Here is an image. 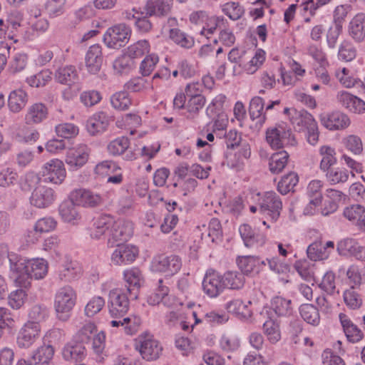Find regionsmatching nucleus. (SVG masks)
<instances>
[{
  "label": "nucleus",
  "mask_w": 365,
  "mask_h": 365,
  "mask_svg": "<svg viewBox=\"0 0 365 365\" xmlns=\"http://www.w3.org/2000/svg\"><path fill=\"white\" fill-rule=\"evenodd\" d=\"M54 252L55 256H52L50 263L58 279L68 282L79 279L83 274L80 264L68 256H63L59 252L54 250Z\"/></svg>",
  "instance_id": "f257e3e1"
},
{
  "label": "nucleus",
  "mask_w": 365,
  "mask_h": 365,
  "mask_svg": "<svg viewBox=\"0 0 365 365\" xmlns=\"http://www.w3.org/2000/svg\"><path fill=\"white\" fill-rule=\"evenodd\" d=\"M290 122L298 132H305L308 143L312 145L319 140L317 123L313 115L307 110H293L291 113Z\"/></svg>",
  "instance_id": "f03ea898"
},
{
  "label": "nucleus",
  "mask_w": 365,
  "mask_h": 365,
  "mask_svg": "<svg viewBox=\"0 0 365 365\" xmlns=\"http://www.w3.org/2000/svg\"><path fill=\"white\" fill-rule=\"evenodd\" d=\"M251 198L257 200L259 212L268 219L272 224L275 223L282 209L280 197L273 191L266 192L262 196L259 193H250Z\"/></svg>",
  "instance_id": "7ed1b4c3"
},
{
  "label": "nucleus",
  "mask_w": 365,
  "mask_h": 365,
  "mask_svg": "<svg viewBox=\"0 0 365 365\" xmlns=\"http://www.w3.org/2000/svg\"><path fill=\"white\" fill-rule=\"evenodd\" d=\"M76 292L71 286L65 285L57 290L54 307L59 319L66 321L70 317V312L76 303Z\"/></svg>",
  "instance_id": "20e7f679"
},
{
  "label": "nucleus",
  "mask_w": 365,
  "mask_h": 365,
  "mask_svg": "<svg viewBox=\"0 0 365 365\" xmlns=\"http://www.w3.org/2000/svg\"><path fill=\"white\" fill-rule=\"evenodd\" d=\"M9 261V277L15 284L23 288L30 286L29 260L11 252L8 254Z\"/></svg>",
  "instance_id": "39448f33"
},
{
  "label": "nucleus",
  "mask_w": 365,
  "mask_h": 365,
  "mask_svg": "<svg viewBox=\"0 0 365 365\" xmlns=\"http://www.w3.org/2000/svg\"><path fill=\"white\" fill-rule=\"evenodd\" d=\"M190 21L192 24L201 26L200 34L207 38H209L208 35L214 34L217 28L225 27L226 23L223 16H210L204 11L192 13L190 16Z\"/></svg>",
  "instance_id": "423d86ee"
},
{
  "label": "nucleus",
  "mask_w": 365,
  "mask_h": 365,
  "mask_svg": "<svg viewBox=\"0 0 365 365\" xmlns=\"http://www.w3.org/2000/svg\"><path fill=\"white\" fill-rule=\"evenodd\" d=\"M266 140L274 149H279L286 145H293L295 140L291 130L284 124H279L267 129Z\"/></svg>",
  "instance_id": "0eeeda50"
},
{
  "label": "nucleus",
  "mask_w": 365,
  "mask_h": 365,
  "mask_svg": "<svg viewBox=\"0 0 365 365\" xmlns=\"http://www.w3.org/2000/svg\"><path fill=\"white\" fill-rule=\"evenodd\" d=\"M124 289L115 288L108 294V307L110 315L113 318L123 317L128 311L130 302Z\"/></svg>",
  "instance_id": "6e6552de"
},
{
  "label": "nucleus",
  "mask_w": 365,
  "mask_h": 365,
  "mask_svg": "<svg viewBox=\"0 0 365 365\" xmlns=\"http://www.w3.org/2000/svg\"><path fill=\"white\" fill-rule=\"evenodd\" d=\"M182 262L180 258L175 255H160L155 257L150 264L153 272L163 274L165 277H172L177 274L181 269Z\"/></svg>",
  "instance_id": "1a4fd4ad"
},
{
  "label": "nucleus",
  "mask_w": 365,
  "mask_h": 365,
  "mask_svg": "<svg viewBox=\"0 0 365 365\" xmlns=\"http://www.w3.org/2000/svg\"><path fill=\"white\" fill-rule=\"evenodd\" d=\"M131 30L124 24L108 28L103 35V42L110 48L118 49L129 41Z\"/></svg>",
  "instance_id": "9d476101"
},
{
  "label": "nucleus",
  "mask_w": 365,
  "mask_h": 365,
  "mask_svg": "<svg viewBox=\"0 0 365 365\" xmlns=\"http://www.w3.org/2000/svg\"><path fill=\"white\" fill-rule=\"evenodd\" d=\"M135 348L142 357L147 361L156 360L163 351L160 343L150 334H141L138 336Z\"/></svg>",
  "instance_id": "9b49d317"
},
{
  "label": "nucleus",
  "mask_w": 365,
  "mask_h": 365,
  "mask_svg": "<svg viewBox=\"0 0 365 365\" xmlns=\"http://www.w3.org/2000/svg\"><path fill=\"white\" fill-rule=\"evenodd\" d=\"M68 199L77 206L85 208H94L103 203V197L100 194L84 188L72 190Z\"/></svg>",
  "instance_id": "f8f14e48"
},
{
  "label": "nucleus",
  "mask_w": 365,
  "mask_h": 365,
  "mask_svg": "<svg viewBox=\"0 0 365 365\" xmlns=\"http://www.w3.org/2000/svg\"><path fill=\"white\" fill-rule=\"evenodd\" d=\"M321 124L329 130H341L347 128L351 124L349 117L343 112L333 111L320 114Z\"/></svg>",
  "instance_id": "ddd939ff"
},
{
  "label": "nucleus",
  "mask_w": 365,
  "mask_h": 365,
  "mask_svg": "<svg viewBox=\"0 0 365 365\" xmlns=\"http://www.w3.org/2000/svg\"><path fill=\"white\" fill-rule=\"evenodd\" d=\"M90 153L91 149L86 144H78L68 149L66 163L70 169L78 170L87 163Z\"/></svg>",
  "instance_id": "4468645a"
},
{
  "label": "nucleus",
  "mask_w": 365,
  "mask_h": 365,
  "mask_svg": "<svg viewBox=\"0 0 365 365\" xmlns=\"http://www.w3.org/2000/svg\"><path fill=\"white\" fill-rule=\"evenodd\" d=\"M222 274L214 270H208L202 282L203 292L210 298H215L225 289Z\"/></svg>",
  "instance_id": "2eb2a0df"
},
{
  "label": "nucleus",
  "mask_w": 365,
  "mask_h": 365,
  "mask_svg": "<svg viewBox=\"0 0 365 365\" xmlns=\"http://www.w3.org/2000/svg\"><path fill=\"white\" fill-rule=\"evenodd\" d=\"M137 247L130 244H119L111 255V261L115 265H126L133 263L138 255Z\"/></svg>",
  "instance_id": "dca6fc26"
},
{
  "label": "nucleus",
  "mask_w": 365,
  "mask_h": 365,
  "mask_svg": "<svg viewBox=\"0 0 365 365\" xmlns=\"http://www.w3.org/2000/svg\"><path fill=\"white\" fill-rule=\"evenodd\" d=\"M239 232L245 247L255 248L262 247L267 240L266 235L259 231L253 230L250 225L243 224L239 227Z\"/></svg>",
  "instance_id": "f3484780"
},
{
  "label": "nucleus",
  "mask_w": 365,
  "mask_h": 365,
  "mask_svg": "<svg viewBox=\"0 0 365 365\" xmlns=\"http://www.w3.org/2000/svg\"><path fill=\"white\" fill-rule=\"evenodd\" d=\"M41 332V327L37 322H26L18 333L16 343L19 348L30 347Z\"/></svg>",
  "instance_id": "a211bd4d"
},
{
  "label": "nucleus",
  "mask_w": 365,
  "mask_h": 365,
  "mask_svg": "<svg viewBox=\"0 0 365 365\" xmlns=\"http://www.w3.org/2000/svg\"><path fill=\"white\" fill-rule=\"evenodd\" d=\"M336 101L342 107L354 113H365V101L346 91H340L337 93Z\"/></svg>",
  "instance_id": "6ab92c4d"
},
{
  "label": "nucleus",
  "mask_w": 365,
  "mask_h": 365,
  "mask_svg": "<svg viewBox=\"0 0 365 365\" xmlns=\"http://www.w3.org/2000/svg\"><path fill=\"white\" fill-rule=\"evenodd\" d=\"M343 216L358 230L365 233V207L359 204L347 206L344 209Z\"/></svg>",
  "instance_id": "aec40b11"
},
{
  "label": "nucleus",
  "mask_w": 365,
  "mask_h": 365,
  "mask_svg": "<svg viewBox=\"0 0 365 365\" xmlns=\"http://www.w3.org/2000/svg\"><path fill=\"white\" fill-rule=\"evenodd\" d=\"M63 359L73 365L82 364L87 356L83 344L77 342L67 344L62 351Z\"/></svg>",
  "instance_id": "412c9836"
},
{
  "label": "nucleus",
  "mask_w": 365,
  "mask_h": 365,
  "mask_svg": "<svg viewBox=\"0 0 365 365\" xmlns=\"http://www.w3.org/2000/svg\"><path fill=\"white\" fill-rule=\"evenodd\" d=\"M133 234V224L131 221L119 219L114 220L110 236L115 241H127Z\"/></svg>",
  "instance_id": "4be33fe9"
},
{
  "label": "nucleus",
  "mask_w": 365,
  "mask_h": 365,
  "mask_svg": "<svg viewBox=\"0 0 365 365\" xmlns=\"http://www.w3.org/2000/svg\"><path fill=\"white\" fill-rule=\"evenodd\" d=\"M339 319L347 340L353 344L358 343L364 336V332L344 313L339 314Z\"/></svg>",
  "instance_id": "5701e85b"
},
{
  "label": "nucleus",
  "mask_w": 365,
  "mask_h": 365,
  "mask_svg": "<svg viewBox=\"0 0 365 365\" xmlns=\"http://www.w3.org/2000/svg\"><path fill=\"white\" fill-rule=\"evenodd\" d=\"M123 279L126 284L125 291L137 298V292H133L138 291L143 282L141 271L137 267L127 269L123 272Z\"/></svg>",
  "instance_id": "b1692460"
},
{
  "label": "nucleus",
  "mask_w": 365,
  "mask_h": 365,
  "mask_svg": "<svg viewBox=\"0 0 365 365\" xmlns=\"http://www.w3.org/2000/svg\"><path fill=\"white\" fill-rule=\"evenodd\" d=\"M103 58L101 46L99 44L91 46L86 55L88 71L91 74H96L101 68Z\"/></svg>",
  "instance_id": "393cba45"
},
{
  "label": "nucleus",
  "mask_w": 365,
  "mask_h": 365,
  "mask_svg": "<svg viewBox=\"0 0 365 365\" xmlns=\"http://www.w3.org/2000/svg\"><path fill=\"white\" fill-rule=\"evenodd\" d=\"M109 124V117L106 113L101 111L93 114L86 123V130L91 135L103 133Z\"/></svg>",
  "instance_id": "a878e982"
},
{
  "label": "nucleus",
  "mask_w": 365,
  "mask_h": 365,
  "mask_svg": "<svg viewBox=\"0 0 365 365\" xmlns=\"http://www.w3.org/2000/svg\"><path fill=\"white\" fill-rule=\"evenodd\" d=\"M113 224H114V218L110 215L103 214L98 216L94 220L91 237L98 240L107 232L110 234Z\"/></svg>",
  "instance_id": "bb28decb"
},
{
  "label": "nucleus",
  "mask_w": 365,
  "mask_h": 365,
  "mask_svg": "<svg viewBox=\"0 0 365 365\" xmlns=\"http://www.w3.org/2000/svg\"><path fill=\"white\" fill-rule=\"evenodd\" d=\"M349 34L356 43L365 38V14L358 13L349 24Z\"/></svg>",
  "instance_id": "cd10ccee"
},
{
  "label": "nucleus",
  "mask_w": 365,
  "mask_h": 365,
  "mask_svg": "<svg viewBox=\"0 0 365 365\" xmlns=\"http://www.w3.org/2000/svg\"><path fill=\"white\" fill-rule=\"evenodd\" d=\"M173 0H148L145 6L146 15L165 16L169 14Z\"/></svg>",
  "instance_id": "c85d7f7f"
},
{
  "label": "nucleus",
  "mask_w": 365,
  "mask_h": 365,
  "mask_svg": "<svg viewBox=\"0 0 365 365\" xmlns=\"http://www.w3.org/2000/svg\"><path fill=\"white\" fill-rule=\"evenodd\" d=\"M66 169L63 163L58 159H52L47 163V180L59 185L66 178Z\"/></svg>",
  "instance_id": "c756f323"
},
{
  "label": "nucleus",
  "mask_w": 365,
  "mask_h": 365,
  "mask_svg": "<svg viewBox=\"0 0 365 365\" xmlns=\"http://www.w3.org/2000/svg\"><path fill=\"white\" fill-rule=\"evenodd\" d=\"M77 205L68 201L63 202L58 208L59 215L62 220L71 225H78L81 220V215L76 208Z\"/></svg>",
  "instance_id": "7c9ffc66"
},
{
  "label": "nucleus",
  "mask_w": 365,
  "mask_h": 365,
  "mask_svg": "<svg viewBox=\"0 0 365 365\" xmlns=\"http://www.w3.org/2000/svg\"><path fill=\"white\" fill-rule=\"evenodd\" d=\"M54 78L58 83L68 86L76 84L79 80L78 71L73 66L58 68L54 73Z\"/></svg>",
  "instance_id": "2f4dec72"
},
{
  "label": "nucleus",
  "mask_w": 365,
  "mask_h": 365,
  "mask_svg": "<svg viewBox=\"0 0 365 365\" xmlns=\"http://www.w3.org/2000/svg\"><path fill=\"white\" fill-rule=\"evenodd\" d=\"M264 99L259 96L253 97L250 103L249 113L252 120H256V124L262 126L266 120V115L264 112Z\"/></svg>",
  "instance_id": "473e14b6"
},
{
  "label": "nucleus",
  "mask_w": 365,
  "mask_h": 365,
  "mask_svg": "<svg viewBox=\"0 0 365 365\" xmlns=\"http://www.w3.org/2000/svg\"><path fill=\"white\" fill-rule=\"evenodd\" d=\"M36 180L38 185L34 190L30 197L31 204L38 208H44L46 206V186L45 180H41L38 175H32Z\"/></svg>",
  "instance_id": "72a5a7b5"
},
{
  "label": "nucleus",
  "mask_w": 365,
  "mask_h": 365,
  "mask_svg": "<svg viewBox=\"0 0 365 365\" xmlns=\"http://www.w3.org/2000/svg\"><path fill=\"white\" fill-rule=\"evenodd\" d=\"M265 59V51L261 48H258L255 51L252 58L248 62L243 63L242 68L247 74L252 75L262 67Z\"/></svg>",
  "instance_id": "f704fd0d"
},
{
  "label": "nucleus",
  "mask_w": 365,
  "mask_h": 365,
  "mask_svg": "<svg viewBox=\"0 0 365 365\" xmlns=\"http://www.w3.org/2000/svg\"><path fill=\"white\" fill-rule=\"evenodd\" d=\"M27 102V93L22 89L11 91L8 99L9 109L14 113L19 112L26 106Z\"/></svg>",
  "instance_id": "c9c22d12"
},
{
  "label": "nucleus",
  "mask_w": 365,
  "mask_h": 365,
  "mask_svg": "<svg viewBox=\"0 0 365 365\" xmlns=\"http://www.w3.org/2000/svg\"><path fill=\"white\" fill-rule=\"evenodd\" d=\"M251 304V302L248 301L245 303L240 299H235L228 302L225 304L226 309L234 314L241 317L247 318L251 317L252 312L249 309V305Z\"/></svg>",
  "instance_id": "e433bc0d"
},
{
  "label": "nucleus",
  "mask_w": 365,
  "mask_h": 365,
  "mask_svg": "<svg viewBox=\"0 0 365 365\" xmlns=\"http://www.w3.org/2000/svg\"><path fill=\"white\" fill-rule=\"evenodd\" d=\"M169 38L178 46L184 48H191L195 44L194 38L178 28L169 31Z\"/></svg>",
  "instance_id": "4c0bfd02"
},
{
  "label": "nucleus",
  "mask_w": 365,
  "mask_h": 365,
  "mask_svg": "<svg viewBox=\"0 0 365 365\" xmlns=\"http://www.w3.org/2000/svg\"><path fill=\"white\" fill-rule=\"evenodd\" d=\"M271 307L275 314L279 317H287L292 314V300L276 296L271 301Z\"/></svg>",
  "instance_id": "58836bf2"
},
{
  "label": "nucleus",
  "mask_w": 365,
  "mask_h": 365,
  "mask_svg": "<svg viewBox=\"0 0 365 365\" xmlns=\"http://www.w3.org/2000/svg\"><path fill=\"white\" fill-rule=\"evenodd\" d=\"M45 231L46 218L42 217L36 222L33 230H28L24 233L23 240L28 245H34L38 241Z\"/></svg>",
  "instance_id": "ea45409f"
},
{
  "label": "nucleus",
  "mask_w": 365,
  "mask_h": 365,
  "mask_svg": "<svg viewBox=\"0 0 365 365\" xmlns=\"http://www.w3.org/2000/svg\"><path fill=\"white\" fill-rule=\"evenodd\" d=\"M225 289H240L245 284V277L242 273L236 271H228L222 275Z\"/></svg>",
  "instance_id": "a19ab883"
},
{
  "label": "nucleus",
  "mask_w": 365,
  "mask_h": 365,
  "mask_svg": "<svg viewBox=\"0 0 365 365\" xmlns=\"http://www.w3.org/2000/svg\"><path fill=\"white\" fill-rule=\"evenodd\" d=\"M299 314L307 324L318 326L320 322V315L316 307L310 304H302L299 307Z\"/></svg>",
  "instance_id": "79ce46f5"
},
{
  "label": "nucleus",
  "mask_w": 365,
  "mask_h": 365,
  "mask_svg": "<svg viewBox=\"0 0 365 365\" xmlns=\"http://www.w3.org/2000/svg\"><path fill=\"white\" fill-rule=\"evenodd\" d=\"M319 154L322 156L320 170L323 172L328 171L336 163L335 150L331 146L323 145L319 149Z\"/></svg>",
  "instance_id": "37998d69"
},
{
  "label": "nucleus",
  "mask_w": 365,
  "mask_h": 365,
  "mask_svg": "<svg viewBox=\"0 0 365 365\" xmlns=\"http://www.w3.org/2000/svg\"><path fill=\"white\" fill-rule=\"evenodd\" d=\"M343 299L345 304L353 310L359 309L363 304L361 294L354 286H351L344 292Z\"/></svg>",
  "instance_id": "c03bdc74"
},
{
  "label": "nucleus",
  "mask_w": 365,
  "mask_h": 365,
  "mask_svg": "<svg viewBox=\"0 0 365 365\" xmlns=\"http://www.w3.org/2000/svg\"><path fill=\"white\" fill-rule=\"evenodd\" d=\"M289 154L284 150L275 153L269 158V168L273 174L279 173L287 164Z\"/></svg>",
  "instance_id": "a18cd8bd"
},
{
  "label": "nucleus",
  "mask_w": 365,
  "mask_h": 365,
  "mask_svg": "<svg viewBox=\"0 0 365 365\" xmlns=\"http://www.w3.org/2000/svg\"><path fill=\"white\" fill-rule=\"evenodd\" d=\"M46 118V107L43 103H35L31 106L26 115L27 123H38Z\"/></svg>",
  "instance_id": "49530a36"
},
{
  "label": "nucleus",
  "mask_w": 365,
  "mask_h": 365,
  "mask_svg": "<svg viewBox=\"0 0 365 365\" xmlns=\"http://www.w3.org/2000/svg\"><path fill=\"white\" fill-rule=\"evenodd\" d=\"M130 146V140L127 137H118L110 141L107 150L110 155L117 156L122 155Z\"/></svg>",
  "instance_id": "de8ad7c7"
},
{
  "label": "nucleus",
  "mask_w": 365,
  "mask_h": 365,
  "mask_svg": "<svg viewBox=\"0 0 365 365\" xmlns=\"http://www.w3.org/2000/svg\"><path fill=\"white\" fill-rule=\"evenodd\" d=\"M189 99L185 106V109L188 113L187 118H195L199 111L204 107L206 99L203 96H188Z\"/></svg>",
  "instance_id": "09e8293b"
},
{
  "label": "nucleus",
  "mask_w": 365,
  "mask_h": 365,
  "mask_svg": "<svg viewBox=\"0 0 365 365\" xmlns=\"http://www.w3.org/2000/svg\"><path fill=\"white\" fill-rule=\"evenodd\" d=\"M307 256L312 261L324 260L329 257V251L326 250L323 243L315 242L307 248Z\"/></svg>",
  "instance_id": "8fccbe9b"
},
{
  "label": "nucleus",
  "mask_w": 365,
  "mask_h": 365,
  "mask_svg": "<svg viewBox=\"0 0 365 365\" xmlns=\"http://www.w3.org/2000/svg\"><path fill=\"white\" fill-rule=\"evenodd\" d=\"M96 331V325L92 322H86L76 331L74 339L77 343L83 344L91 340Z\"/></svg>",
  "instance_id": "3c124183"
},
{
  "label": "nucleus",
  "mask_w": 365,
  "mask_h": 365,
  "mask_svg": "<svg viewBox=\"0 0 365 365\" xmlns=\"http://www.w3.org/2000/svg\"><path fill=\"white\" fill-rule=\"evenodd\" d=\"M30 280L41 279L46 275V264L43 258H36L29 260Z\"/></svg>",
  "instance_id": "603ef678"
},
{
  "label": "nucleus",
  "mask_w": 365,
  "mask_h": 365,
  "mask_svg": "<svg viewBox=\"0 0 365 365\" xmlns=\"http://www.w3.org/2000/svg\"><path fill=\"white\" fill-rule=\"evenodd\" d=\"M150 43L147 40H140L129 46L126 49L128 56L139 58L150 51Z\"/></svg>",
  "instance_id": "864d4df0"
},
{
  "label": "nucleus",
  "mask_w": 365,
  "mask_h": 365,
  "mask_svg": "<svg viewBox=\"0 0 365 365\" xmlns=\"http://www.w3.org/2000/svg\"><path fill=\"white\" fill-rule=\"evenodd\" d=\"M335 76L339 83L346 88H353L360 82L351 75L350 70L346 68H339L336 70Z\"/></svg>",
  "instance_id": "5fc2aeb1"
},
{
  "label": "nucleus",
  "mask_w": 365,
  "mask_h": 365,
  "mask_svg": "<svg viewBox=\"0 0 365 365\" xmlns=\"http://www.w3.org/2000/svg\"><path fill=\"white\" fill-rule=\"evenodd\" d=\"M256 256L247 255L238 257L237 259V265L240 269L246 274L251 273H258Z\"/></svg>",
  "instance_id": "6e6d98bb"
},
{
  "label": "nucleus",
  "mask_w": 365,
  "mask_h": 365,
  "mask_svg": "<svg viewBox=\"0 0 365 365\" xmlns=\"http://www.w3.org/2000/svg\"><path fill=\"white\" fill-rule=\"evenodd\" d=\"M357 55L356 48L348 41H344L339 46L338 51L339 59L349 62L353 61Z\"/></svg>",
  "instance_id": "4d7b16f0"
},
{
  "label": "nucleus",
  "mask_w": 365,
  "mask_h": 365,
  "mask_svg": "<svg viewBox=\"0 0 365 365\" xmlns=\"http://www.w3.org/2000/svg\"><path fill=\"white\" fill-rule=\"evenodd\" d=\"M112 106L117 110H127L131 105V99L126 91H119L110 98Z\"/></svg>",
  "instance_id": "13d9d810"
},
{
  "label": "nucleus",
  "mask_w": 365,
  "mask_h": 365,
  "mask_svg": "<svg viewBox=\"0 0 365 365\" xmlns=\"http://www.w3.org/2000/svg\"><path fill=\"white\" fill-rule=\"evenodd\" d=\"M294 269L299 275L306 281H310L314 274V264L307 260H298L294 263Z\"/></svg>",
  "instance_id": "bf43d9fd"
},
{
  "label": "nucleus",
  "mask_w": 365,
  "mask_h": 365,
  "mask_svg": "<svg viewBox=\"0 0 365 365\" xmlns=\"http://www.w3.org/2000/svg\"><path fill=\"white\" fill-rule=\"evenodd\" d=\"M298 176L294 173H290L282 178L277 185V190L282 195H286L297 185Z\"/></svg>",
  "instance_id": "052dcab7"
},
{
  "label": "nucleus",
  "mask_w": 365,
  "mask_h": 365,
  "mask_svg": "<svg viewBox=\"0 0 365 365\" xmlns=\"http://www.w3.org/2000/svg\"><path fill=\"white\" fill-rule=\"evenodd\" d=\"M263 329L271 343L274 344L281 339L279 324L273 319L266 320L263 324Z\"/></svg>",
  "instance_id": "680f3d73"
},
{
  "label": "nucleus",
  "mask_w": 365,
  "mask_h": 365,
  "mask_svg": "<svg viewBox=\"0 0 365 365\" xmlns=\"http://www.w3.org/2000/svg\"><path fill=\"white\" fill-rule=\"evenodd\" d=\"M326 178L331 185L344 183L349 179V172L344 168H335L326 171Z\"/></svg>",
  "instance_id": "e2e57ef3"
},
{
  "label": "nucleus",
  "mask_w": 365,
  "mask_h": 365,
  "mask_svg": "<svg viewBox=\"0 0 365 365\" xmlns=\"http://www.w3.org/2000/svg\"><path fill=\"white\" fill-rule=\"evenodd\" d=\"M133 14L128 12L126 14L127 19H132L135 21V25L138 31L141 33H147L152 29V24L146 16L140 17L139 13L133 9Z\"/></svg>",
  "instance_id": "0e129e2a"
},
{
  "label": "nucleus",
  "mask_w": 365,
  "mask_h": 365,
  "mask_svg": "<svg viewBox=\"0 0 365 365\" xmlns=\"http://www.w3.org/2000/svg\"><path fill=\"white\" fill-rule=\"evenodd\" d=\"M26 297L27 294L23 287L12 291L8 296V304L14 309H19L24 304Z\"/></svg>",
  "instance_id": "69168bd1"
},
{
  "label": "nucleus",
  "mask_w": 365,
  "mask_h": 365,
  "mask_svg": "<svg viewBox=\"0 0 365 365\" xmlns=\"http://www.w3.org/2000/svg\"><path fill=\"white\" fill-rule=\"evenodd\" d=\"M18 365H46V347L44 344L34 351L29 360H19Z\"/></svg>",
  "instance_id": "338daca9"
},
{
  "label": "nucleus",
  "mask_w": 365,
  "mask_h": 365,
  "mask_svg": "<svg viewBox=\"0 0 365 365\" xmlns=\"http://www.w3.org/2000/svg\"><path fill=\"white\" fill-rule=\"evenodd\" d=\"M220 348L227 352L237 351L240 346V341L238 337L232 334H224L220 340Z\"/></svg>",
  "instance_id": "774afa93"
}]
</instances>
